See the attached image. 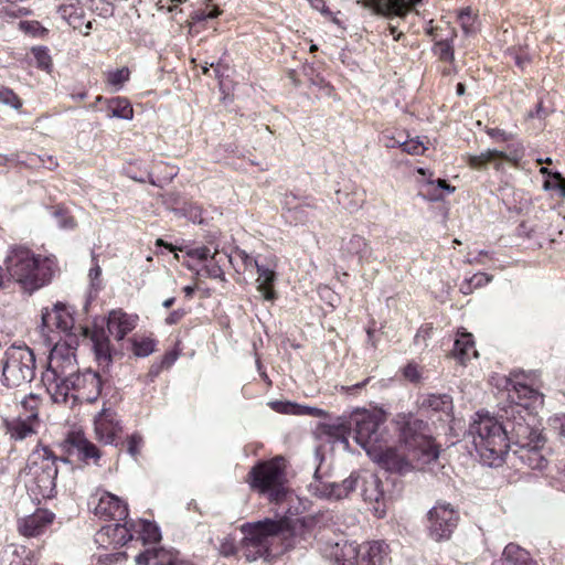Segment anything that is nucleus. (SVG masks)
I'll list each match as a JSON object with an SVG mask.
<instances>
[{"label": "nucleus", "instance_id": "nucleus-12", "mask_svg": "<svg viewBox=\"0 0 565 565\" xmlns=\"http://www.w3.org/2000/svg\"><path fill=\"white\" fill-rule=\"evenodd\" d=\"M512 431L518 438L519 448L514 450V455L525 466L534 470H542L547 466V459L543 452L544 438L535 431L530 430L526 425L516 422Z\"/></svg>", "mask_w": 565, "mask_h": 565}, {"label": "nucleus", "instance_id": "nucleus-48", "mask_svg": "<svg viewBox=\"0 0 565 565\" xmlns=\"http://www.w3.org/2000/svg\"><path fill=\"white\" fill-rule=\"evenodd\" d=\"M127 444H128V452L132 457H137L140 452L141 446L143 444V439L139 434L135 433L128 438Z\"/></svg>", "mask_w": 565, "mask_h": 565}, {"label": "nucleus", "instance_id": "nucleus-54", "mask_svg": "<svg viewBox=\"0 0 565 565\" xmlns=\"http://www.w3.org/2000/svg\"><path fill=\"white\" fill-rule=\"evenodd\" d=\"M55 218H56L57 225L61 228H73L75 226V221L71 216H66L61 213H55Z\"/></svg>", "mask_w": 565, "mask_h": 565}, {"label": "nucleus", "instance_id": "nucleus-5", "mask_svg": "<svg viewBox=\"0 0 565 565\" xmlns=\"http://www.w3.org/2000/svg\"><path fill=\"white\" fill-rule=\"evenodd\" d=\"M469 435L486 465L492 467L501 463L509 448L505 426L488 413L478 412L470 424Z\"/></svg>", "mask_w": 565, "mask_h": 565}, {"label": "nucleus", "instance_id": "nucleus-59", "mask_svg": "<svg viewBox=\"0 0 565 565\" xmlns=\"http://www.w3.org/2000/svg\"><path fill=\"white\" fill-rule=\"evenodd\" d=\"M220 14V11L217 9H212L210 12H196L195 19L196 20H205V19H213L216 18Z\"/></svg>", "mask_w": 565, "mask_h": 565}, {"label": "nucleus", "instance_id": "nucleus-4", "mask_svg": "<svg viewBox=\"0 0 565 565\" xmlns=\"http://www.w3.org/2000/svg\"><path fill=\"white\" fill-rule=\"evenodd\" d=\"M358 484L361 487V495L364 501L375 503V514L380 518L383 516L385 514V509L384 507L381 508V501L384 498V493L381 489V481L379 477L372 472L363 471L361 473H352L341 483L315 479L309 484V491L317 498L337 501L347 498L349 493L358 487Z\"/></svg>", "mask_w": 565, "mask_h": 565}, {"label": "nucleus", "instance_id": "nucleus-24", "mask_svg": "<svg viewBox=\"0 0 565 565\" xmlns=\"http://www.w3.org/2000/svg\"><path fill=\"white\" fill-rule=\"evenodd\" d=\"M135 561L137 565H188L172 548L147 550L137 555Z\"/></svg>", "mask_w": 565, "mask_h": 565}, {"label": "nucleus", "instance_id": "nucleus-10", "mask_svg": "<svg viewBox=\"0 0 565 565\" xmlns=\"http://www.w3.org/2000/svg\"><path fill=\"white\" fill-rule=\"evenodd\" d=\"M386 415L380 409H356L349 418L348 425L353 431V438L369 455L385 441L383 425Z\"/></svg>", "mask_w": 565, "mask_h": 565}, {"label": "nucleus", "instance_id": "nucleus-46", "mask_svg": "<svg viewBox=\"0 0 565 565\" xmlns=\"http://www.w3.org/2000/svg\"><path fill=\"white\" fill-rule=\"evenodd\" d=\"M294 218L296 221L306 222L309 220L310 216H312L313 209L310 204H299L295 206L294 209Z\"/></svg>", "mask_w": 565, "mask_h": 565}, {"label": "nucleus", "instance_id": "nucleus-18", "mask_svg": "<svg viewBox=\"0 0 565 565\" xmlns=\"http://www.w3.org/2000/svg\"><path fill=\"white\" fill-rule=\"evenodd\" d=\"M94 511L99 518L120 521L127 518L128 505L119 497L104 491L99 493Z\"/></svg>", "mask_w": 565, "mask_h": 565}, {"label": "nucleus", "instance_id": "nucleus-52", "mask_svg": "<svg viewBox=\"0 0 565 565\" xmlns=\"http://www.w3.org/2000/svg\"><path fill=\"white\" fill-rule=\"evenodd\" d=\"M236 255L244 263L246 269L253 267L257 268V265L262 264L258 259L249 256L245 250H237Z\"/></svg>", "mask_w": 565, "mask_h": 565}, {"label": "nucleus", "instance_id": "nucleus-35", "mask_svg": "<svg viewBox=\"0 0 565 565\" xmlns=\"http://www.w3.org/2000/svg\"><path fill=\"white\" fill-rule=\"evenodd\" d=\"M424 195L429 201H438L444 199V191H446L448 194L452 193L455 191V188L448 184L445 180L438 179V180H428L423 185Z\"/></svg>", "mask_w": 565, "mask_h": 565}, {"label": "nucleus", "instance_id": "nucleus-42", "mask_svg": "<svg viewBox=\"0 0 565 565\" xmlns=\"http://www.w3.org/2000/svg\"><path fill=\"white\" fill-rule=\"evenodd\" d=\"M129 79V73H108L106 83L110 90L117 92Z\"/></svg>", "mask_w": 565, "mask_h": 565}, {"label": "nucleus", "instance_id": "nucleus-14", "mask_svg": "<svg viewBox=\"0 0 565 565\" xmlns=\"http://www.w3.org/2000/svg\"><path fill=\"white\" fill-rule=\"evenodd\" d=\"M40 403V398L33 394L21 401L18 416L6 420V430L11 439L24 440L38 433L41 427Z\"/></svg>", "mask_w": 565, "mask_h": 565}, {"label": "nucleus", "instance_id": "nucleus-13", "mask_svg": "<svg viewBox=\"0 0 565 565\" xmlns=\"http://www.w3.org/2000/svg\"><path fill=\"white\" fill-rule=\"evenodd\" d=\"M102 379L98 373L92 370L83 372H74L64 380L65 396L63 399H52L54 403H67L70 399L74 402H95L102 392Z\"/></svg>", "mask_w": 565, "mask_h": 565}, {"label": "nucleus", "instance_id": "nucleus-39", "mask_svg": "<svg viewBox=\"0 0 565 565\" xmlns=\"http://www.w3.org/2000/svg\"><path fill=\"white\" fill-rule=\"evenodd\" d=\"M19 29L26 35L32 38H45L49 30L44 28L39 21L23 20L19 22Z\"/></svg>", "mask_w": 565, "mask_h": 565}, {"label": "nucleus", "instance_id": "nucleus-58", "mask_svg": "<svg viewBox=\"0 0 565 565\" xmlns=\"http://www.w3.org/2000/svg\"><path fill=\"white\" fill-rule=\"evenodd\" d=\"M220 552L225 556L233 555L235 553V545L233 544V542L226 540L222 542L220 546Z\"/></svg>", "mask_w": 565, "mask_h": 565}, {"label": "nucleus", "instance_id": "nucleus-53", "mask_svg": "<svg viewBox=\"0 0 565 565\" xmlns=\"http://www.w3.org/2000/svg\"><path fill=\"white\" fill-rule=\"evenodd\" d=\"M404 376L411 382H417L420 379V373L416 364L409 363L404 369Z\"/></svg>", "mask_w": 565, "mask_h": 565}, {"label": "nucleus", "instance_id": "nucleus-30", "mask_svg": "<svg viewBox=\"0 0 565 565\" xmlns=\"http://www.w3.org/2000/svg\"><path fill=\"white\" fill-rule=\"evenodd\" d=\"M454 356L461 363L465 364L472 358L478 356V352L475 348V341L472 334L469 332L458 333V338L455 341Z\"/></svg>", "mask_w": 565, "mask_h": 565}, {"label": "nucleus", "instance_id": "nucleus-55", "mask_svg": "<svg viewBox=\"0 0 565 565\" xmlns=\"http://www.w3.org/2000/svg\"><path fill=\"white\" fill-rule=\"evenodd\" d=\"M3 105L19 109L22 106L20 98L10 89L7 90L6 102Z\"/></svg>", "mask_w": 565, "mask_h": 565}, {"label": "nucleus", "instance_id": "nucleus-36", "mask_svg": "<svg viewBox=\"0 0 565 565\" xmlns=\"http://www.w3.org/2000/svg\"><path fill=\"white\" fill-rule=\"evenodd\" d=\"M28 64L31 67L50 68L53 65L49 50L43 46L32 47L26 55Z\"/></svg>", "mask_w": 565, "mask_h": 565}, {"label": "nucleus", "instance_id": "nucleus-43", "mask_svg": "<svg viewBox=\"0 0 565 565\" xmlns=\"http://www.w3.org/2000/svg\"><path fill=\"white\" fill-rule=\"evenodd\" d=\"M268 405L275 412H278L281 414L297 415V404H295V403L282 402V401H273V402H269Z\"/></svg>", "mask_w": 565, "mask_h": 565}, {"label": "nucleus", "instance_id": "nucleus-64", "mask_svg": "<svg viewBox=\"0 0 565 565\" xmlns=\"http://www.w3.org/2000/svg\"><path fill=\"white\" fill-rule=\"evenodd\" d=\"M195 288L193 286H185L183 288V292L185 294L186 297H192L193 292H194Z\"/></svg>", "mask_w": 565, "mask_h": 565}, {"label": "nucleus", "instance_id": "nucleus-56", "mask_svg": "<svg viewBox=\"0 0 565 565\" xmlns=\"http://www.w3.org/2000/svg\"><path fill=\"white\" fill-rule=\"evenodd\" d=\"M100 275H102V268L99 267V265L95 264L89 269V273H88V277H89V279L92 281V286L93 287H99Z\"/></svg>", "mask_w": 565, "mask_h": 565}, {"label": "nucleus", "instance_id": "nucleus-11", "mask_svg": "<svg viewBox=\"0 0 565 565\" xmlns=\"http://www.w3.org/2000/svg\"><path fill=\"white\" fill-rule=\"evenodd\" d=\"M35 375V358L26 345H11L2 359V383L7 387H20Z\"/></svg>", "mask_w": 565, "mask_h": 565}, {"label": "nucleus", "instance_id": "nucleus-7", "mask_svg": "<svg viewBox=\"0 0 565 565\" xmlns=\"http://www.w3.org/2000/svg\"><path fill=\"white\" fill-rule=\"evenodd\" d=\"M321 553L334 565H385L390 551L388 545L382 541L358 544L353 541L340 540L326 542Z\"/></svg>", "mask_w": 565, "mask_h": 565}, {"label": "nucleus", "instance_id": "nucleus-27", "mask_svg": "<svg viewBox=\"0 0 565 565\" xmlns=\"http://www.w3.org/2000/svg\"><path fill=\"white\" fill-rule=\"evenodd\" d=\"M132 539V534L126 527V524H111L104 526L96 536L98 543H109L114 545H124Z\"/></svg>", "mask_w": 565, "mask_h": 565}, {"label": "nucleus", "instance_id": "nucleus-17", "mask_svg": "<svg viewBox=\"0 0 565 565\" xmlns=\"http://www.w3.org/2000/svg\"><path fill=\"white\" fill-rule=\"evenodd\" d=\"M94 431L96 439L104 445H113L119 433L121 425L116 413L111 409H102L94 419Z\"/></svg>", "mask_w": 565, "mask_h": 565}, {"label": "nucleus", "instance_id": "nucleus-3", "mask_svg": "<svg viewBox=\"0 0 565 565\" xmlns=\"http://www.w3.org/2000/svg\"><path fill=\"white\" fill-rule=\"evenodd\" d=\"M313 524L315 520L311 518L297 519L292 525L287 518L264 519L243 524L245 556L248 561L264 556L269 550L270 540L282 535L290 529L295 535L307 540L311 535L310 527Z\"/></svg>", "mask_w": 565, "mask_h": 565}, {"label": "nucleus", "instance_id": "nucleus-2", "mask_svg": "<svg viewBox=\"0 0 565 565\" xmlns=\"http://www.w3.org/2000/svg\"><path fill=\"white\" fill-rule=\"evenodd\" d=\"M55 270L54 258L35 254L24 245H11L0 266V288L12 280L23 290L33 292L49 284Z\"/></svg>", "mask_w": 565, "mask_h": 565}, {"label": "nucleus", "instance_id": "nucleus-22", "mask_svg": "<svg viewBox=\"0 0 565 565\" xmlns=\"http://www.w3.org/2000/svg\"><path fill=\"white\" fill-rule=\"evenodd\" d=\"M78 330L83 335H89L98 364L102 366H108L111 362V351L109 339L104 329L95 328L94 330L88 331V329L79 327Z\"/></svg>", "mask_w": 565, "mask_h": 565}, {"label": "nucleus", "instance_id": "nucleus-16", "mask_svg": "<svg viewBox=\"0 0 565 565\" xmlns=\"http://www.w3.org/2000/svg\"><path fill=\"white\" fill-rule=\"evenodd\" d=\"M42 323L50 331L56 329L64 333L65 340L76 339V333L72 332L75 328L73 313L64 305L56 303L51 310L43 312Z\"/></svg>", "mask_w": 565, "mask_h": 565}, {"label": "nucleus", "instance_id": "nucleus-1", "mask_svg": "<svg viewBox=\"0 0 565 565\" xmlns=\"http://www.w3.org/2000/svg\"><path fill=\"white\" fill-rule=\"evenodd\" d=\"M385 470L406 473L422 470L439 457V448L427 433V425L409 417L401 429L398 448L386 446L385 441L367 455Z\"/></svg>", "mask_w": 565, "mask_h": 565}, {"label": "nucleus", "instance_id": "nucleus-38", "mask_svg": "<svg viewBox=\"0 0 565 565\" xmlns=\"http://www.w3.org/2000/svg\"><path fill=\"white\" fill-rule=\"evenodd\" d=\"M345 250L350 254L359 255L360 259L367 256L370 248L364 237L353 235L344 246Z\"/></svg>", "mask_w": 565, "mask_h": 565}, {"label": "nucleus", "instance_id": "nucleus-47", "mask_svg": "<svg viewBox=\"0 0 565 565\" xmlns=\"http://www.w3.org/2000/svg\"><path fill=\"white\" fill-rule=\"evenodd\" d=\"M297 415H309L317 418H324L328 413L321 408L297 404Z\"/></svg>", "mask_w": 565, "mask_h": 565}, {"label": "nucleus", "instance_id": "nucleus-15", "mask_svg": "<svg viewBox=\"0 0 565 565\" xmlns=\"http://www.w3.org/2000/svg\"><path fill=\"white\" fill-rule=\"evenodd\" d=\"M458 512L446 502H437L428 511V532L435 541L448 540L458 524Z\"/></svg>", "mask_w": 565, "mask_h": 565}, {"label": "nucleus", "instance_id": "nucleus-21", "mask_svg": "<svg viewBox=\"0 0 565 565\" xmlns=\"http://www.w3.org/2000/svg\"><path fill=\"white\" fill-rule=\"evenodd\" d=\"M138 320L137 315L127 313L121 309L111 310L107 319V330L109 334L120 341L136 328Z\"/></svg>", "mask_w": 565, "mask_h": 565}, {"label": "nucleus", "instance_id": "nucleus-63", "mask_svg": "<svg viewBox=\"0 0 565 565\" xmlns=\"http://www.w3.org/2000/svg\"><path fill=\"white\" fill-rule=\"evenodd\" d=\"M473 287L472 285L470 284V281L468 279H466L465 281H462V284L460 285V291L463 294V295H469L473 291Z\"/></svg>", "mask_w": 565, "mask_h": 565}, {"label": "nucleus", "instance_id": "nucleus-9", "mask_svg": "<svg viewBox=\"0 0 565 565\" xmlns=\"http://www.w3.org/2000/svg\"><path fill=\"white\" fill-rule=\"evenodd\" d=\"M284 460L276 458L259 462L248 473L247 482L252 490L266 497L273 503H281L289 495L285 487Z\"/></svg>", "mask_w": 565, "mask_h": 565}, {"label": "nucleus", "instance_id": "nucleus-20", "mask_svg": "<svg viewBox=\"0 0 565 565\" xmlns=\"http://www.w3.org/2000/svg\"><path fill=\"white\" fill-rule=\"evenodd\" d=\"M522 156V148H515L510 152H503L495 149H488L479 154H468L467 162L473 169H480L489 162H495V168L500 169L501 164L497 162L498 159H505L510 162L518 163Z\"/></svg>", "mask_w": 565, "mask_h": 565}, {"label": "nucleus", "instance_id": "nucleus-31", "mask_svg": "<svg viewBox=\"0 0 565 565\" xmlns=\"http://www.w3.org/2000/svg\"><path fill=\"white\" fill-rule=\"evenodd\" d=\"M504 565H537L527 551L521 546L510 543L505 546L502 554Z\"/></svg>", "mask_w": 565, "mask_h": 565}, {"label": "nucleus", "instance_id": "nucleus-23", "mask_svg": "<svg viewBox=\"0 0 565 565\" xmlns=\"http://www.w3.org/2000/svg\"><path fill=\"white\" fill-rule=\"evenodd\" d=\"M54 514L47 510H38L35 513L19 522V531L24 536H38L52 524Z\"/></svg>", "mask_w": 565, "mask_h": 565}, {"label": "nucleus", "instance_id": "nucleus-57", "mask_svg": "<svg viewBox=\"0 0 565 565\" xmlns=\"http://www.w3.org/2000/svg\"><path fill=\"white\" fill-rule=\"evenodd\" d=\"M383 145L386 147V148H394V147H397L399 146L398 145V141H402L401 139H396L394 136H392L391 134L388 132H384L382 135V138H381Z\"/></svg>", "mask_w": 565, "mask_h": 565}, {"label": "nucleus", "instance_id": "nucleus-49", "mask_svg": "<svg viewBox=\"0 0 565 565\" xmlns=\"http://www.w3.org/2000/svg\"><path fill=\"white\" fill-rule=\"evenodd\" d=\"M186 255L200 262H207L209 258L212 256L210 249L205 246L190 248L186 250Z\"/></svg>", "mask_w": 565, "mask_h": 565}, {"label": "nucleus", "instance_id": "nucleus-33", "mask_svg": "<svg viewBox=\"0 0 565 565\" xmlns=\"http://www.w3.org/2000/svg\"><path fill=\"white\" fill-rule=\"evenodd\" d=\"M106 110L108 118H119L131 120L134 118V109L130 103L120 97L111 98L106 102Z\"/></svg>", "mask_w": 565, "mask_h": 565}, {"label": "nucleus", "instance_id": "nucleus-8", "mask_svg": "<svg viewBox=\"0 0 565 565\" xmlns=\"http://www.w3.org/2000/svg\"><path fill=\"white\" fill-rule=\"evenodd\" d=\"M76 339L58 341L52 348L47 369L42 374V383L51 399H63L65 396L64 380L76 371Z\"/></svg>", "mask_w": 565, "mask_h": 565}, {"label": "nucleus", "instance_id": "nucleus-26", "mask_svg": "<svg viewBox=\"0 0 565 565\" xmlns=\"http://www.w3.org/2000/svg\"><path fill=\"white\" fill-rule=\"evenodd\" d=\"M58 13L74 30L88 34L92 22L85 20L84 9L78 3L63 4L58 8Z\"/></svg>", "mask_w": 565, "mask_h": 565}, {"label": "nucleus", "instance_id": "nucleus-40", "mask_svg": "<svg viewBox=\"0 0 565 565\" xmlns=\"http://www.w3.org/2000/svg\"><path fill=\"white\" fill-rule=\"evenodd\" d=\"M154 340L148 337L135 338L132 350L137 356L146 358L154 351Z\"/></svg>", "mask_w": 565, "mask_h": 565}, {"label": "nucleus", "instance_id": "nucleus-51", "mask_svg": "<svg viewBox=\"0 0 565 565\" xmlns=\"http://www.w3.org/2000/svg\"><path fill=\"white\" fill-rule=\"evenodd\" d=\"M468 280L472 285V287L476 289V288H480V287H483L487 284H489L492 280V276H490L486 273H477V274L472 275L470 278H468Z\"/></svg>", "mask_w": 565, "mask_h": 565}, {"label": "nucleus", "instance_id": "nucleus-19", "mask_svg": "<svg viewBox=\"0 0 565 565\" xmlns=\"http://www.w3.org/2000/svg\"><path fill=\"white\" fill-rule=\"evenodd\" d=\"M420 1L422 0H364L363 6L372 10L375 14L403 17Z\"/></svg>", "mask_w": 565, "mask_h": 565}, {"label": "nucleus", "instance_id": "nucleus-44", "mask_svg": "<svg viewBox=\"0 0 565 565\" xmlns=\"http://www.w3.org/2000/svg\"><path fill=\"white\" fill-rule=\"evenodd\" d=\"M458 19L466 33H470L475 30V17L469 8L461 10L458 14Z\"/></svg>", "mask_w": 565, "mask_h": 565}, {"label": "nucleus", "instance_id": "nucleus-34", "mask_svg": "<svg viewBox=\"0 0 565 565\" xmlns=\"http://www.w3.org/2000/svg\"><path fill=\"white\" fill-rule=\"evenodd\" d=\"M225 260H231V257L215 249L204 267L205 275L213 279L224 280L225 276L222 266Z\"/></svg>", "mask_w": 565, "mask_h": 565}, {"label": "nucleus", "instance_id": "nucleus-62", "mask_svg": "<svg viewBox=\"0 0 565 565\" xmlns=\"http://www.w3.org/2000/svg\"><path fill=\"white\" fill-rule=\"evenodd\" d=\"M369 380H365L363 382H360V383H356L355 385H352V386H341V392H347V393H350L356 388H362L366 385Z\"/></svg>", "mask_w": 565, "mask_h": 565}, {"label": "nucleus", "instance_id": "nucleus-37", "mask_svg": "<svg viewBox=\"0 0 565 565\" xmlns=\"http://www.w3.org/2000/svg\"><path fill=\"white\" fill-rule=\"evenodd\" d=\"M138 527L137 532L145 543H154L161 539L160 529L153 522L140 520Z\"/></svg>", "mask_w": 565, "mask_h": 565}, {"label": "nucleus", "instance_id": "nucleus-41", "mask_svg": "<svg viewBox=\"0 0 565 565\" xmlns=\"http://www.w3.org/2000/svg\"><path fill=\"white\" fill-rule=\"evenodd\" d=\"M399 147H402L403 151L413 154L418 156L423 154L425 150L427 149L426 146L422 140L418 138L405 140V141H398Z\"/></svg>", "mask_w": 565, "mask_h": 565}, {"label": "nucleus", "instance_id": "nucleus-61", "mask_svg": "<svg viewBox=\"0 0 565 565\" xmlns=\"http://www.w3.org/2000/svg\"><path fill=\"white\" fill-rule=\"evenodd\" d=\"M227 75H225L224 73H221V75L218 76V85H220V89L225 93V89H226V81H227ZM228 94H224V97H223V100H226Z\"/></svg>", "mask_w": 565, "mask_h": 565}, {"label": "nucleus", "instance_id": "nucleus-6", "mask_svg": "<svg viewBox=\"0 0 565 565\" xmlns=\"http://www.w3.org/2000/svg\"><path fill=\"white\" fill-rule=\"evenodd\" d=\"M56 458L45 447L34 449L20 472L28 493L33 500L51 499L56 489Z\"/></svg>", "mask_w": 565, "mask_h": 565}, {"label": "nucleus", "instance_id": "nucleus-50", "mask_svg": "<svg viewBox=\"0 0 565 565\" xmlns=\"http://www.w3.org/2000/svg\"><path fill=\"white\" fill-rule=\"evenodd\" d=\"M435 53L439 56L440 60H451L452 58V49L445 41H439L436 43Z\"/></svg>", "mask_w": 565, "mask_h": 565}, {"label": "nucleus", "instance_id": "nucleus-45", "mask_svg": "<svg viewBox=\"0 0 565 565\" xmlns=\"http://www.w3.org/2000/svg\"><path fill=\"white\" fill-rule=\"evenodd\" d=\"M545 189H555L565 198V179L561 173L555 172L553 173V180H547L545 182Z\"/></svg>", "mask_w": 565, "mask_h": 565}, {"label": "nucleus", "instance_id": "nucleus-28", "mask_svg": "<svg viewBox=\"0 0 565 565\" xmlns=\"http://www.w3.org/2000/svg\"><path fill=\"white\" fill-rule=\"evenodd\" d=\"M508 392L509 396L514 399V395H516L519 402L515 403V405L511 406V413H518L520 414L522 411L526 409V406L521 404L522 399H539L540 395L539 393L530 387L526 384H523L519 381H509L508 383Z\"/></svg>", "mask_w": 565, "mask_h": 565}, {"label": "nucleus", "instance_id": "nucleus-25", "mask_svg": "<svg viewBox=\"0 0 565 565\" xmlns=\"http://www.w3.org/2000/svg\"><path fill=\"white\" fill-rule=\"evenodd\" d=\"M257 278H256V288L257 291L263 296V298L267 301H273L276 299L277 295L274 290V284L277 279V274L275 270V266L270 264H260L257 265Z\"/></svg>", "mask_w": 565, "mask_h": 565}, {"label": "nucleus", "instance_id": "nucleus-32", "mask_svg": "<svg viewBox=\"0 0 565 565\" xmlns=\"http://www.w3.org/2000/svg\"><path fill=\"white\" fill-rule=\"evenodd\" d=\"M420 407L427 411L448 414L452 409V399L447 394H427L420 398Z\"/></svg>", "mask_w": 565, "mask_h": 565}, {"label": "nucleus", "instance_id": "nucleus-60", "mask_svg": "<svg viewBox=\"0 0 565 565\" xmlns=\"http://www.w3.org/2000/svg\"><path fill=\"white\" fill-rule=\"evenodd\" d=\"M182 316L183 312L181 310H174L167 317L166 322L168 324H174L182 318Z\"/></svg>", "mask_w": 565, "mask_h": 565}, {"label": "nucleus", "instance_id": "nucleus-29", "mask_svg": "<svg viewBox=\"0 0 565 565\" xmlns=\"http://www.w3.org/2000/svg\"><path fill=\"white\" fill-rule=\"evenodd\" d=\"M67 443L83 459L97 460L100 457L98 448L82 431H72L67 437Z\"/></svg>", "mask_w": 565, "mask_h": 565}]
</instances>
